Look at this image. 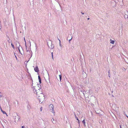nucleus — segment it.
Instances as JSON below:
<instances>
[{
  "label": "nucleus",
  "mask_w": 128,
  "mask_h": 128,
  "mask_svg": "<svg viewBox=\"0 0 128 128\" xmlns=\"http://www.w3.org/2000/svg\"><path fill=\"white\" fill-rule=\"evenodd\" d=\"M49 107L50 108H52V113H54V106L52 104H50L49 106Z\"/></svg>",
  "instance_id": "f257e3e1"
},
{
  "label": "nucleus",
  "mask_w": 128,
  "mask_h": 128,
  "mask_svg": "<svg viewBox=\"0 0 128 128\" xmlns=\"http://www.w3.org/2000/svg\"><path fill=\"white\" fill-rule=\"evenodd\" d=\"M42 97L41 98H40V96H39V97L38 98L39 100L40 101V102L41 101H42L44 100V96H43V95L42 94Z\"/></svg>",
  "instance_id": "f03ea898"
},
{
  "label": "nucleus",
  "mask_w": 128,
  "mask_h": 128,
  "mask_svg": "<svg viewBox=\"0 0 128 128\" xmlns=\"http://www.w3.org/2000/svg\"><path fill=\"white\" fill-rule=\"evenodd\" d=\"M34 70L35 72H38L39 71V70L38 67L37 66H36V67L34 68Z\"/></svg>",
  "instance_id": "7ed1b4c3"
},
{
  "label": "nucleus",
  "mask_w": 128,
  "mask_h": 128,
  "mask_svg": "<svg viewBox=\"0 0 128 128\" xmlns=\"http://www.w3.org/2000/svg\"><path fill=\"white\" fill-rule=\"evenodd\" d=\"M1 111L4 114H6V115H7V114L6 113V112L5 111L3 110H2V108H1Z\"/></svg>",
  "instance_id": "20e7f679"
},
{
  "label": "nucleus",
  "mask_w": 128,
  "mask_h": 128,
  "mask_svg": "<svg viewBox=\"0 0 128 128\" xmlns=\"http://www.w3.org/2000/svg\"><path fill=\"white\" fill-rule=\"evenodd\" d=\"M38 79L39 80V81L40 82V83L41 82V79L40 78V77L39 76H38Z\"/></svg>",
  "instance_id": "39448f33"
},
{
  "label": "nucleus",
  "mask_w": 128,
  "mask_h": 128,
  "mask_svg": "<svg viewBox=\"0 0 128 128\" xmlns=\"http://www.w3.org/2000/svg\"><path fill=\"white\" fill-rule=\"evenodd\" d=\"M82 122H83V123L84 124V125L85 126L86 125V122H85V120L84 119V120L82 121Z\"/></svg>",
  "instance_id": "423d86ee"
},
{
  "label": "nucleus",
  "mask_w": 128,
  "mask_h": 128,
  "mask_svg": "<svg viewBox=\"0 0 128 128\" xmlns=\"http://www.w3.org/2000/svg\"><path fill=\"white\" fill-rule=\"evenodd\" d=\"M110 43L112 44H114V41L110 40Z\"/></svg>",
  "instance_id": "0eeeda50"
},
{
  "label": "nucleus",
  "mask_w": 128,
  "mask_h": 128,
  "mask_svg": "<svg viewBox=\"0 0 128 128\" xmlns=\"http://www.w3.org/2000/svg\"><path fill=\"white\" fill-rule=\"evenodd\" d=\"M11 46H12V47L13 48H14V45H13V44H12H12H11Z\"/></svg>",
  "instance_id": "6e6552de"
},
{
  "label": "nucleus",
  "mask_w": 128,
  "mask_h": 128,
  "mask_svg": "<svg viewBox=\"0 0 128 128\" xmlns=\"http://www.w3.org/2000/svg\"><path fill=\"white\" fill-rule=\"evenodd\" d=\"M59 77H60V80H61V77H62L61 75H59Z\"/></svg>",
  "instance_id": "1a4fd4ad"
},
{
  "label": "nucleus",
  "mask_w": 128,
  "mask_h": 128,
  "mask_svg": "<svg viewBox=\"0 0 128 128\" xmlns=\"http://www.w3.org/2000/svg\"><path fill=\"white\" fill-rule=\"evenodd\" d=\"M53 53L52 52V59L53 60Z\"/></svg>",
  "instance_id": "9d476101"
},
{
  "label": "nucleus",
  "mask_w": 128,
  "mask_h": 128,
  "mask_svg": "<svg viewBox=\"0 0 128 128\" xmlns=\"http://www.w3.org/2000/svg\"><path fill=\"white\" fill-rule=\"evenodd\" d=\"M75 118H76L77 120H78V118L77 117V116H76V115L75 116Z\"/></svg>",
  "instance_id": "9b49d317"
},
{
  "label": "nucleus",
  "mask_w": 128,
  "mask_h": 128,
  "mask_svg": "<svg viewBox=\"0 0 128 128\" xmlns=\"http://www.w3.org/2000/svg\"><path fill=\"white\" fill-rule=\"evenodd\" d=\"M40 111H42V107H41L40 108Z\"/></svg>",
  "instance_id": "f8f14e48"
},
{
  "label": "nucleus",
  "mask_w": 128,
  "mask_h": 128,
  "mask_svg": "<svg viewBox=\"0 0 128 128\" xmlns=\"http://www.w3.org/2000/svg\"><path fill=\"white\" fill-rule=\"evenodd\" d=\"M78 121V122L79 124H80V121L79 120H77Z\"/></svg>",
  "instance_id": "ddd939ff"
},
{
  "label": "nucleus",
  "mask_w": 128,
  "mask_h": 128,
  "mask_svg": "<svg viewBox=\"0 0 128 128\" xmlns=\"http://www.w3.org/2000/svg\"><path fill=\"white\" fill-rule=\"evenodd\" d=\"M72 37L71 39L69 40V41H70L72 39Z\"/></svg>",
  "instance_id": "4468645a"
},
{
  "label": "nucleus",
  "mask_w": 128,
  "mask_h": 128,
  "mask_svg": "<svg viewBox=\"0 0 128 128\" xmlns=\"http://www.w3.org/2000/svg\"><path fill=\"white\" fill-rule=\"evenodd\" d=\"M22 128H24V126H22Z\"/></svg>",
  "instance_id": "2eb2a0df"
},
{
  "label": "nucleus",
  "mask_w": 128,
  "mask_h": 128,
  "mask_svg": "<svg viewBox=\"0 0 128 128\" xmlns=\"http://www.w3.org/2000/svg\"><path fill=\"white\" fill-rule=\"evenodd\" d=\"M36 90V94H37L38 92H36L37 90Z\"/></svg>",
  "instance_id": "dca6fc26"
},
{
  "label": "nucleus",
  "mask_w": 128,
  "mask_h": 128,
  "mask_svg": "<svg viewBox=\"0 0 128 128\" xmlns=\"http://www.w3.org/2000/svg\"><path fill=\"white\" fill-rule=\"evenodd\" d=\"M82 14H84V13H83L82 12Z\"/></svg>",
  "instance_id": "f3484780"
},
{
  "label": "nucleus",
  "mask_w": 128,
  "mask_h": 128,
  "mask_svg": "<svg viewBox=\"0 0 128 128\" xmlns=\"http://www.w3.org/2000/svg\"><path fill=\"white\" fill-rule=\"evenodd\" d=\"M89 19V18H88V20Z\"/></svg>",
  "instance_id": "a211bd4d"
},
{
  "label": "nucleus",
  "mask_w": 128,
  "mask_h": 128,
  "mask_svg": "<svg viewBox=\"0 0 128 128\" xmlns=\"http://www.w3.org/2000/svg\"><path fill=\"white\" fill-rule=\"evenodd\" d=\"M59 40V41L60 42V40Z\"/></svg>",
  "instance_id": "6ab92c4d"
},
{
  "label": "nucleus",
  "mask_w": 128,
  "mask_h": 128,
  "mask_svg": "<svg viewBox=\"0 0 128 128\" xmlns=\"http://www.w3.org/2000/svg\"><path fill=\"white\" fill-rule=\"evenodd\" d=\"M120 128H122L121 126H120Z\"/></svg>",
  "instance_id": "aec40b11"
},
{
  "label": "nucleus",
  "mask_w": 128,
  "mask_h": 128,
  "mask_svg": "<svg viewBox=\"0 0 128 128\" xmlns=\"http://www.w3.org/2000/svg\"><path fill=\"white\" fill-rule=\"evenodd\" d=\"M127 116V117L128 118V116Z\"/></svg>",
  "instance_id": "412c9836"
}]
</instances>
